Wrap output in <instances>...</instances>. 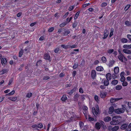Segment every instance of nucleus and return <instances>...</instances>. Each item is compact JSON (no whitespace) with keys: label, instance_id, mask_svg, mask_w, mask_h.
Wrapping results in <instances>:
<instances>
[{"label":"nucleus","instance_id":"aec40b11","mask_svg":"<svg viewBox=\"0 0 131 131\" xmlns=\"http://www.w3.org/2000/svg\"><path fill=\"white\" fill-rule=\"evenodd\" d=\"M127 125H128L127 124H124L121 126V128L122 129L124 130L126 128L127 126Z\"/></svg>","mask_w":131,"mask_h":131},{"label":"nucleus","instance_id":"0eeeda50","mask_svg":"<svg viewBox=\"0 0 131 131\" xmlns=\"http://www.w3.org/2000/svg\"><path fill=\"white\" fill-rule=\"evenodd\" d=\"M123 51L125 53L128 54H131V51L129 50L124 49L123 50Z\"/></svg>","mask_w":131,"mask_h":131},{"label":"nucleus","instance_id":"58836bf2","mask_svg":"<svg viewBox=\"0 0 131 131\" xmlns=\"http://www.w3.org/2000/svg\"><path fill=\"white\" fill-rule=\"evenodd\" d=\"M70 33V31L69 30L65 31L64 32L63 34L64 35H66Z\"/></svg>","mask_w":131,"mask_h":131},{"label":"nucleus","instance_id":"a878e982","mask_svg":"<svg viewBox=\"0 0 131 131\" xmlns=\"http://www.w3.org/2000/svg\"><path fill=\"white\" fill-rule=\"evenodd\" d=\"M7 69H3L0 72V74H3L7 72Z\"/></svg>","mask_w":131,"mask_h":131},{"label":"nucleus","instance_id":"6e6552de","mask_svg":"<svg viewBox=\"0 0 131 131\" xmlns=\"http://www.w3.org/2000/svg\"><path fill=\"white\" fill-rule=\"evenodd\" d=\"M123 47L125 49H131V44L130 45H124L123 46Z\"/></svg>","mask_w":131,"mask_h":131},{"label":"nucleus","instance_id":"ea45409f","mask_svg":"<svg viewBox=\"0 0 131 131\" xmlns=\"http://www.w3.org/2000/svg\"><path fill=\"white\" fill-rule=\"evenodd\" d=\"M114 51L113 49H110L107 50V52L108 53L111 54Z\"/></svg>","mask_w":131,"mask_h":131},{"label":"nucleus","instance_id":"4c0bfd02","mask_svg":"<svg viewBox=\"0 0 131 131\" xmlns=\"http://www.w3.org/2000/svg\"><path fill=\"white\" fill-rule=\"evenodd\" d=\"M32 95V93H28L26 95V97H28L30 98L31 96Z\"/></svg>","mask_w":131,"mask_h":131},{"label":"nucleus","instance_id":"72a5a7b5","mask_svg":"<svg viewBox=\"0 0 131 131\" xmlns=\"http://www.w3.org/2000/svg\"><path fill=\"white\" fill-rule=\"evenodd\" d=\"M125 25L127 26H131V23L129 21H126L125 22Z\"/></svg>","mask_w":131,"mask_h":131},{"label":"nucleus","instance_id":"79ce46f5","mask_svg":"<svg viewBox=\"0 0 131 131\" xmlns=\"http://www.w3.org/2000/svg\"><path fill=\"white\" fill-rule=\"evenodd\" d=\"M61 47L62 48H65L67 49V48H68V47H70L69 46V45H67L65 46L64 45H61Z\"/></svg>","mask_w":131,"mask_h":131},{"label":"nucleus","instance_id":"e2e57ef3","mask_svg":"<svg viewBox=\"0 0 131 131\" xmlns=\"http://www.w3.org/2000/svg\"><path fill=\"white\" fill-rule=\"evenodd\" d=\"M32 127L34 128H35L36 129H37L38 127H37V125L35 124L33 125L32 126Z\"/></svg>","mask_w":131,"mask_h":131},{"label":"nucleus","instance_id":"7c9ffc66","mask_svg":"<svg viewBox=\"0 0 131 131\" xmlns=\"http://www.w3.org/2000/svg\"><path fill=\"white\" fill-rule=\"evenodd\" d=\"M9 99L10 100L13 101H15L17 99V97H9Z\"/></svg>","mask_w":131,"mask_h":131},{"label":"nucleus","instance_id":"774afa93","mask_svg":"<svg viewBox=\"0 0 131 131\" xmlns=\"http://www.w3.org/2000/svg\"><path fill=\"white\" fill-rule=\"evenodd\" d=\"M78 66L77 64H75L73 66V68L74 69H76L78 67Z\"/></svg>","mask_w":131,"mask_h":131},{"label":"nucleus","instance_id":"ddd939ff","mask_svg":"<svg viewBox=\"0 0 131 131\" xmlns=\"http://www.w3.org/2000/svg\"><path fill=\"white\" fill-rule=\"evenodd\" d=\"M106 77L107 80H110L111 78V74L110 73H107L106 75Z\"/></svg>","mask_w":131,"mask_h":131},{"label":"nucleus","instance_id":"a18cd8bd","mask_svg":"<svg viewBox=\"0 0 131 131\" xmlns=\"http://www.w3.org/2000/svg\"><path fill=\"white\" fill-rule=\"evenodd\" d=\"M107 4L106 3H102L101 5V6L102 7H104L107 6Z\"/></svg>","mask_w":131,"mask_h":131},{"label":"nucleus","instance_id":"13d9d810","mask_svg":"<svg viewBox=\"0 0 131 131\" xmlns=\"http://www.w3.org/2000/svg\"><path fill=\"white\" fill-rule=\"evenodd\" d=\"M95 100L97 102L98 101V97L97 95H95L94 96Z\"/></svg>","mask_w":131,"mask_h":131},{"label":"nucleus","instance_id":"412c9836","mask_svg":"<svg viewBox=\"0 0 131 131\" xmlns=\"http://www.w3.org/2000/svg\"><path fill=\"white\" fill-rule=\"evenodd\" d=\"M1 62L3 65L5 64L7 62V61L6 58H3L1 60Z\"/></svg>","mask_w":131,"mask_h":131},{"label":"nucleus","instance_id":"c756f323","mask_svg":"<svg viewBox=\"0 0 131 131\" xmlns=\"http://www.w3.org/2000/svg\"><path fill=\"white\" fill-rule=\"evenodd\" d=\"M106 94L104 92L101 93L100 94L101 97L102 98H104L106 96Z\"/></svg>","mask_w":131,"mask_h":131},{"label":"nucleus","instance_id":"603ef678","mask_svg":"<svg viewBox=\"0 0 131 131\" xmlns=\"http://www.w3.org/2000/svg\"><path fill=\"white\" fill-rule=\"evenodd\" d=\"M66 24L65 23H63L60 25V26L61 27H63Z\"/></svg>","mask_w":131,"mask_h":131},{"label":"nucleus","instance_id":"de8ad7c7","mask_svg":"<svg viewBox=\"0 0 131 131\" xmlns=\"http://www.w3.org/2000/svg\"><path fill=\"white\" fill-rule=\"evenodd\" d=\"M79 92L80 93L82 94L84 93V91L83 89L82 88H80L79 90Z\"/></svg>","mask_w":131,"mask_h":131},{"label":"nucleus","instance_id":"473e14b6","mask_svg":"<svg viewBox=\"0 0 131 131\" xmlns=\"http://www.w3.org/2000/svg\"><path fill=\"white\" fill-rule=\"evenodd\" d=\"M119 123V122H115V121H111L110 122V124L112 125H115L116 124H117Z\"/></svg>","mask_w":131,"mask_h":131},{"label":"nucleus","instance_id":"393cba45","mask_svg":"<svg viewBox=\"0 0 131 131\" xmlns=\"http://www.w3.org/2000/svg\"><path fill=\"white\" fill-rule=\"evenodd\" d=\"M80 95L78 93H77L75 95L74 97L73 100L74 101H75L77 100V99L79 96Z\"/></svg>","mask_w":131,"mask_h":131},{"label":"nucleus","instance_id":"39448f33","mask_svg":"<svg viewBox=\"0 0 131 131\" xmlns=\"http://www.w3.org/2000/svg\"><path fill=\"white\" fill-rule=\"evenodd\" d=\"M109 80H106L105 79H103L102 81V82L103 83L105 86H107L109 84Z\"/></svg>","mask_w":131,"mask_h":131},{"label":"nucleus","instance_id":"2eb2a0df","mask_svg":"<svg viewBox=\"0 0 131 131\" xmlns=\"http://www.w3.org/2000/svg\"><path fill=\"white\" fill-rule=\"evenodd\" d=\"M118 58L120 61L122 62H123V58H124L125 57L122 54H120L118 56Z\"/></svg>","mask_w":131,"mask_h":131},{"label":"nucleus","instance_id":"49530a36","mask_svg":"<svg viewBox=\"0 0 131 131\" xmlns=\"http://www.w3.org/2000/svg\"><path fill=\"white\" fill-rule=\"evenodd\" d=\"M130 5L129 4L127 5L125 8L124 9L125 10H127L130 7Z\"/></svg>","mask_w":131,"mask_h":131},{"label":"nucleus","instance_id":"e433bc0d","mask_svg":"<svg viewBox=\"0 0 131 131\" xmlns=\"http://www.w3.org/2000/svg\"><path fill=\"white\" fill-rule=\"evenodd\" d=\"M23 50L22 49L21 50L19 53V57H21L23 54Z\"/></svg>","mask_w":131,"mask_h":131},{"label":"nucleus","instance_id":"09e8293b","mask_svg":"<svg viewBox=\"0 0 131 131\" xmlns=\"http://www.w3.org/2000/svg\"><path fill=\"white\" fill-rule=\"evenodd\" d=\"M120 80L122 82H123L125 81V79L124 76L121 77Z\"/></svg>","mask_w":131,"mask_h":131},{"label":"nucleus","instance_id":"9d476101","mask_svg":"<svg viewBox=\"0 0 131 131\" xmlns=\"http://www.w3.org/2000/svg\"><path fill=\"white\" fill-rule=\"evenodd\" d=\"M87 116H88V118L87 119H88L89 120V121H96V119H94V118H93L90 117V115H89L88 114Z\"/></svg>","mask_w":131,"mask_h":131},{"label":"nucleus","instance_id":"864d4df0","mask_svg":"<svg viewBox=\"0 0 131 131\" xmlns=\"http://www.w3.org/2000/svg\"><path fill=\"white\" fill-rule=\"evenodd\" d=\"M59 51V48H56L54 50V52L55 53H57Z\"/></svg>","mask_w":131,"mask_h":131},{"label":"nucleus","instance_id":"5701e85b","mask_svg":"<svg viewBox=\"0 0 131 131\" xmlns=\"http://www.w3.org/2000/svg\"><path fill=\"white\" fill-rule=\"evenodd\" d=\"M118 117H119L118 116H114L113 117L112 120L113 121H115V122H119L118 120L116 119Z\"/></svg>","mask_w":131,"mask_h":131},{"label":"nucleus","instance_id":"4468645a","mask_svg":"<svg viewBox=\"0 0 131 131\" xmlns=\"http://www.w3.org/2000/svg\"><path fill=\"white\" fill-rule=\"evenodd\" d=\"M44 58L45 59L49 60L50 59V57L49 54H46L44 55Z\"/></svg>","mask_w":131,"mask_h":131},{"label":"nucleus","instance_id":"f704fd0d","mask_svg":"<svg viewBox=\"0 0 131 131\" xmlns=\"http://www.w3.org/2000/svg\"><path fill=\"white\" fill-rule=\"evenodd\" d=\"M122 88V86L120 85H118L116 86V89L117 90H121Z\"/></svg>","mask_w":131,"mask_h":131},{"label":"nucleus","instance_id":"680f3d73","mask_svg":"<svg viewBox=\"0 0 131 131\" xmlns=\"http://www.w3.org/2000/svg\"><path fill=\"white\" fill-rule=\"evenodd\" d=\"M69 13L68 12H67L63 16V18H66L67 16L69 14Z\"/></svg>","mask_w":131,"mask_h":131},{"label":"nucleus","instance_id":"9b49d317","mask_svg":"<svg viewBox=\"0 0 131 131\" xmlns=\"http://www.w3.org/2000/svg\"><path fill=\"white\" fill-rule=\"evenodd\" d=\"M108 34V32L107 30H105L104 31V37L103 39H105L107 38Z\"/></svg>","mask_w":131,"mask_h":131},{"label":"nucleus","instance_id":"37998d69","mask_svg":"<svg viewBox=\"0 0 131 131\" xmlns=\"http://www.w3.org/2000/svg\"><path fill=\"white\" fill-rule=\"evenodd\" d=\"M38 128H42L43 127V125L41 123H40L37 125Z\"/></svg>","mask_w":131,"mask_h":131},{"label":"nucleus","instance_id":"b1692460","mask_svg":"<svg viewBox=\"0 0 131 131\" xmlns=\"http://www.w3.org/2000/svg\"><path fill=\"white\" fill-rule=\"evenodd\" d=\"M76 88H74L72 90L68 92V93L69 95H71L75 91Z\"/></svg>","mask_w":131,"mask_h":131},{"label":"nucleus","instance_id":"20e7f679","mask_svg":"<svg viewBox=\"0 0 131 131\" xmlns=\"http://www.w3.org/2000/svg\"><path fill=\"white\" fill-rule=\"evenodd\" d=\"M83 113L84 114L86 118L87 119L88 118L87 115L88 114L87 111L88 108L86 106H83Z\"/></svg>","mask_w":131,"mask_h":131},{"label":"nucleus","instance_id":"69168bd1","mask_svg":"<svg viewBox=\"0 0 131 131\" xmlns=\"http://www.w3.org/2000/svg\"><path fill=\"white\" fill-rule=\"evenodd\" d=\"M114 61H111V62H110V66H112V65L113 64H114Z\"/></svg>","mask_w":131,"mask_h":131},{"label":"nucleus","instance_id":"3c124183","mask_svg":"<svg viewBox=\"0 0 131 131\" xmlns=\"http://www.w3.org/2000/svg\"><path fill=\"white\" fill-rule=\"evenodd\" d=\"M74 7V6H70L69 8V10L70 11H71L73 9Z\"/></svg>","mask_w":131,"mask_h":131},{"label":"nucleus","instance_id":"8fccbe9b","mask_svg":"<svg viewBox=\"0 0 131 131\" xmlns=\"http://www.w3.org/2000/svg\"><path fill=\"white\" fill-rule=\"evenodd\" d=\"M127 85V83L126 81H123L122 83V85L123 86H126Z\"/></svg>","mask_w":131,"mask_h":131},{"label":"nucleus","instance_id":"052dcab7","mask_svg":"<svg viewBox=\"0 0 131 131\" xmlns=\"http://www.w3.org/2000/svg\"><path fill=\"white\" fill-rule=\"evenodd\" d=\"M15 93V91H12L10 93H9L8 94L9 95H12L14 94Z\"/></svg>","mask_w":131,"mask_h":131},{"label":"nucleus","instance_id":"bb28decb","mask_svg":"<svg viewBox=\"0 0 131 131\" xmlns=\"http://www.w3.org/2000/svg\"><path fill=\"white\" fill-rule=\"evenodd\" d=\"M114 29L113 28H111L110 30V33L109 37H111L113 35Z\"/></svg>","mask_w":131,"mask_h":131},{"label":"nucleus","instance_id":"2f4dec72","mask_svg":"<svg viewBox=\"0 0 131 131\" xmlns=\"http://www.w3.org/2000/svg\"><path fill=\"white\" fill-rule=\"evenodd\" d=\"M80 13V11H79V12H77L76 13V14L75 15V16L74 17V19H77V18H78V16L79 15V14Z\"/></svg>","mask_w":131,"mask_h":131},{"label":"nucleus","instance_id":"a19ab883","mask_svg":"<svg viewBox=\"0 0 131 131\" xmlns=\"http://www.w3.org/2000/svg\"><path fill=\"white\" fill-rule=\"evenodd\" d=\"M49 78L50 77L49 76H46L43 77V80H46L49 79Z\"/></svg>","mask_w":131,"mask_h":131},{"label":"nucleus","instance_id":"f8f14e48","mask_svg":"<svg viewBox=\"0 0 131 131\" xmlns=\"http://www.w3.org/2000/svg\"><path fill=\"white\" fill-rule=\"evenodd\" d=\"M114 111V108L113 106H111L110 107L109 109L108 113L109 114H111Z\"/></svg>","mask_w":131,"mask_h":131},{"label":"nucleus","instance_id":"bf43d9fd","mask_svg":"<svg viewBox=\"0 0 131 131\" xmlns=\"http://www.w3.org/2000/svg\"><path fill=\"white\" fill-rule=\"evenodd\" d=\"M128 107L130 109H131V102H129L128 103Z\"/></svg>","mask_w":131,"mask_h":131},{"label":"nucleus","instance_id":"6ab92c4d","mask_svg":"<svg viewBox=\"0 0 131 131\" xmlns=\"http://www.w3.org/2000/svg\"><path fill=\"white\" fill-rule=\"evenodd\" d=\"M121 42L123 43H126L128 42V40L127 39L124 38H122L121 39Z\"/></svg>","mask_w":131,"mask_h":131},{"label":"nucleus","instance_id":"a211bd4d","mask_svg":"<svg viewBox=\"0 0 131 131\" xmlns=\"http://www.w3.org/2000/svg\"><path fill=\"white\" fill-rule=\"evenodd\" d=\"M96 69L98 71H102L103 70V68L101 66H98L97 67Z\"/></svg>","mask_w":131,"mask_h":131},{"label":"nucleus","instance_id":"c9c22d12","mask_svg":"<svg viewBox=\"0 0 131 131\" xmlns=\"http://www.w3.org/2000/svg\"><path fill=\"white\" fill-rule=\"evenodd\" d=\"M102 61L103 63H105L106 61V58L104 56L102 58Z\"/></svg>","mask_w":131,"mask_h":131},{"label":"nucleus","instance_id":"7ed1b4c3","mask_svg":"<svg viewBox=\"0 0 131 131\" xmlns=\"http://www.w3.org/2000/svg\"><path fill=\"white\" fill-rule=\"evenodd\" d=\"M101 124L98 122H97L95 124V127L96 129H99L101 127V124L102 125L104 126L105 123L103 121H101L100 122Z\"/></svg>","mask_w":131,"mask_h":131},{"label":"nucleus","instance_id":"4d7b16f0","mask_svg":"<svg viewBox=\"0 0 131 131\" xmlns=\"http://www.w3.org/2000/svg\"><path fill=\"white\" fill-rule=\"evenodd\" d=\"M54 29V28L53 27H51L49 28L48 30V31L49 32H51Z\"/></svg>","mask_w":131,"mask_h":131},{"label":"nucleus","instance_id":"dca6fc26","mask_svg":"<svg viewBox=\"0 0 131 131\" xmlns=\"http://www.w3.org/2000/svg\"><path fill=\"white\" fill-rule=\"evenodd\" d=\"M111 119V118L110 117L107 116L104 118V120L105 122H107L110 121Z\"/></svg>","mask_w":131,"mask_h":131},{"label":"nucleus","instance_id":"c03bdc74","mask_svg":"<svg viewBox=\"0 0 131 131\" xmlns=\"http://www.w3.org/2000/svg\"><path fill=\"white\" fill-rule=\"evenodd\" d=\"M83 123L82 122H80L79 123V125L81 128H82L83 126Z\"/></svg>","mask_w":131,"mask_h":131},{"label":"nucleus","instance_id":"0e129e2a","mask_svg":"<svg viewBox=\"0 0 131 131\" xmlns=\"http://www.w3.org/2000/svg\"><path fill=\"white\" fill-rule=\"evenodd\" d=\"M99 63V61L98 60H95L94 62V64L95 65H96L98 64Z\"/></svg>","mask_w":131,"mask_h":131},{"label":"nucleus","instance_id":"6e6d98bb","mask_svg":"<svg viewBox=\"0 0 131 131\" xmlns=\"http://www.w3.org/2000/svg\"><path fill=\"white\" fill-rule=\"evenodd\" d=\"M70 47H68V48H75L76 47V46L75 45H72V46L69 45Z\"/></svg>","mask_w":131,"mask_h":131},{"label":"nucleus","instance_id":"f257e3e1","mask_svg":"<svg viewBox=\"0 0 131 131\" xmlns=\"http://www.w3.org/2000/svg\"><path fill=\"white\" fill-rule=\"evenodd\" d=\"M92 111L94 115L99 114V111L98 106L97 105L95 106V107H93L92 108Z\"/></svg>","mask_w":131,"mask_h":131},{"label":"nucleus","instance_id":"f3484780","mask_svg":"<svg viewBox=\"0 0 131 131\" xmlns=\"http://www.w3.org/2000/svg\"><path fill=\"white\" fill-rule=\"evenodd\" d=\"M114 72L115 74H117L119 71V68L118 67H115L114 68Z\"/></svg>","mask_w":131,"mask_h":131},{"label":"nucleus","instance_id":"4be33fe9","mask_svg":"<svg viewBox=\"0 0 131 131\" xmlns=\"http://www.w3.org/2000/svg\"><path fill=\"white\" fill-rule=\"evenodd\" d=\"M119 128V127L118 126H115L112 128V130L113 131H116Z\"/></svg>","mask_w":131,"mask_h":131},{"label":"nucleus","instance_id":"1a4fd4ad","mask_svg":"<svg viewBox=\"0 0 131 131\" xmlns=\"http://www.w3.org/2000/svg\"><path fill=\"white\" fill-rule=\"evenodd\" d=\"M91 75L92 78L94 79L96 75V72L95 70H92Z\"/></svg>","mask_w":131,"mask_h":131},{"label":"nucleus","instance_id":"338daca9","mask_svg":"<svg viewBox=\"0 0 131 131\" xmlns=\"http://www.w3.org/2000/svg\"><path fill=\"white\" fill-rule=\"evenodd\" d=\"M112 77L114 79H116L117 78V76L114 74H112Z\"/></svg>","mask_w":131,"mask_h":131},{"label":"nucleus","instance_id":"c85d7f7f","mask_svg":"<svg viewBox=\"0 0 131 131\" xmlns=\"http://www.w3.org/2000/svg\"><path fill=\"white\" fill-rule=\"evenodd\" d=\"M118 81L117 80H113L112 82V84L113 85H116L118 83Z\"/></svg>","mask_w":131,"mask_h":131},{"label":"nucleus","instance_id":"5fc2aeb1","mask_svg":"<svg viewBox=\"0 0 131 131\" xmlns=\"http://www.w3.org/2000/svg\"><path fill=\"white\" fill-rule=\"evenodd\" d=\"M127 38L131 41V35L128 34L127 35Z\"/></svg>","mask_w":131,"mask_h":131},{"label":"nucleus","instance_id":"cd10ccee","mask_svg":"<svg viewBox=\"0 0 131 131\" xmlns=\"http://www.w3.org/2000/svg\"><path fill=\"white\" fill-rule=\"evenodd\" d=\"M67 99V97L66 95H63L61 99V100L63 101H65Z\"/></svg>","mask_w":131,"mask_h":131},{"label":"nucleus","instance_id":"f03ea898","mask_svg":"<svg viewBox=\"0 0 131 131\" xmlns=\"http://www.w3.org/2000/svg\"><path fill=\"white\" fill-rule=\"evenodd\" d=\"M125 111V109L123 108H118L114 110V112L118 114H120L123 113Z\"/></svg>","mask_w":131,"mask_h":131},{"label":"nucleus","instance_id":"423d86ee","mask_svg":"<svg viewBox=\"0 0 131 131\" xmlns=\"http://www.w3.org/2000/svg\"><path fill=\"white\" fill-rule=\"evenodd\" d=\"M122 99V98H111V99L110 100V102L111 103H113L114 102L116 101H118L119 100L121 99Z\"/></svg>","mask_w":131,"mask_h":131}]
</instances>
